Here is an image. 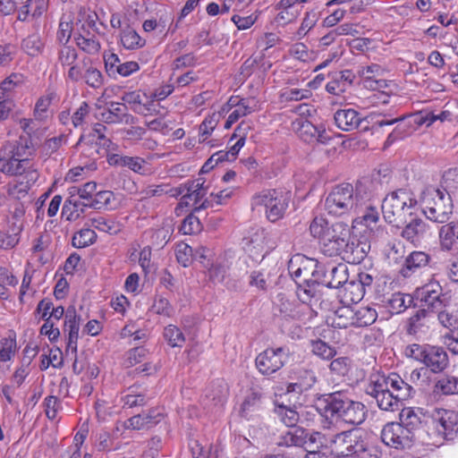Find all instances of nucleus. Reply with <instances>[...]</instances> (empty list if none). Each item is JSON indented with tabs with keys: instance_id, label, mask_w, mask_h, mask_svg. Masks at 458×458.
Instances as JSON below:
<instances>
[{
	"instance_id": "obj_1",
	"label": "nucleus",
	"mask_w": 458,
	"mask_h": 458,
	"mask_svg": "<svg viewBox=\"0 0 458 458\" xmlns=\"http://www.w3.org/2000/svg\"><path fill=\"white\" fill-rule=\"evenodd\" d=\"M366 393L376 400L380 410L394 411L400 409L403 401L412 396L414 389L398 374H377L370 377Z\"/></svg>"
},
{
	"instance_id": "obj_2",
	"label": "nucleus",
	"mask_w": 458,
	"mask_h": 458,
	"mask_svg": "<svg viewBox=\"0 0 458 458\" xmlns=\"http://www.w3.org/2000/svg\"><path fill=\"white\" fill-rule=\"evenodd\" d=\"M321 251L328 257L340 256L351 264L360 263L366 255L362 246L351 241L350 229L344 223H335L330 226L323 237Z\"/></svg>"
},
{
	"instance_id": "obj_3",
	"label": "nucleus",
	"mask_w": 458,
	"mask_h": 458,
	"mask_svg": "<svg viewBox=\"0 0 458 458\" xmlns=\"http://www.w3.org/2000/svg\"><path fill=\"white\" fill-rule=\"evenodd\" d=\"M362 191V185H358L356 189L350 183L337 185L327 197L325 209L334 216L357 211L365 204Z\"/></svg>"
},
{
	"instance_id": "obj_4",
	"label": "nucleus",
	"mask_w": 458,
	"mask_h": 458,
	"mask_svg": "<svg viewBox=\"0 0 458 458\" xmlns=\"http://www.w3.org/2000/svg\"><path fill=\"white\" fill-rule=\"evenodd\" d=\"M423 213L428 219L436 223H445L453 213V200L445 189L428 186L421 193Z\"/></svg>"
},
{
	"instance_id": "obj_5",
	"label": "nucleus",
	"mask_w": 458,
	"mask_h": 458,
	"mask_svg": "<svg viewBox=\"0 0 458 458\" xmlns=\"http://www.w3.org/2000/svg\"><path fill=\"white\" fill-rule=\"evenodd\" d=\"M416 205L410 192L399 189L388 194L382 202V213L386 223L401 228Z\"/></svg>"
},
{
	"instance_id": "obj_6",
	"label": "nucleus",
	"mask_w": 458,
	"mask_h": 458,
	"mask_svg": "<svg viewBox=\"0 0 458 458\" xmlns=\"http://www.w3.org/2000/svg\"><path fill=\"white\" fill-rule=\"evenodd\" d=\"M291 199L289 191L283 190H264L251 199V207H265L269 221L276 222L284 216Z\"/></svg>"
},
{
	"instance_id": "obj_7",
	"label": "nucleus",
	"mask_w": 458,
	"mask_h": 458,
	"mask_svg": "<svg viewBox=\"0 0 458 458\" xmlns=\"http://www.w3.org/2000/svg\"><path fill=\"white\" fill-rule=\"evenodd\" d=\"M350 402L351 399L344 393L334 392L318 398L317 410L327 419L344 421Z\"/></svg>"
},
{
	"instance_id": "obj_8",
	"label": "nucleus",
	"mask_w": 458,
	"mask_h": 458,
	"mask_svg": "<svg viewBox=\"0 0 458 458\" xmlns=\"http://www.w3.org/2000/svg\"><path fill=\"white\" fill-rule=\"evenodd\" d=\"M0 172L8 176L26 174L29 180L35 182L38 178L37 170L32 167L29 158H20L4 148L1 149Z\"/></svg>"
},
{
	"instance_id": "obj_9",
	"label": "nucleus",
	"mask_w": 458,
	"mask_h": 458,
	"mask_svg": "<svg viewBox=\"0 0 458 458\" xmlns=\"http://www.w3.org/2000/svg\"><path fill=\"white\" fill-rule=\"evenodd\" d=\"M288 354L289 352L284 347L267 348L256 357V367L262 375H272L284 367Z\"/></svg>"
},
{
	"instance_id": "obj_10",
	"label": "nucleus",
	"mask_w": 458,
	"mask_h": 458,
	"mask_svg": "<svg viewBox=\"0 0 458 458\" xmlns=\"http://www.w3.org/2000/svg\"><path fill=\"white\" fill-rule=\"evenodd\" d=\"M417 299L422 303L421 309L428 310V312L434 313L440 309L447 308L450 298L443 293L441 285L437 283H429L416 292Z\"/></svg>"
},
{
	"instance_id": "obj_11",
	"label": "nucleus",
	"mask_w": 458,
	"mask_h": 458,
	"mask_svg": "<svg viewBox=\"0 0 458 458\" xmlns=\"http://www.w3.org/2000/svg\"><path fill=\"white\" fill-rule=\"evenodd\" d=\"M434 428L443 440L453 439L458 432V412L445 409H436L432 415Z\"/></svg>"
},
{
	"instance_id": "obj_12",
	"label": "nucleus",
	"mask_w": 458,
	"mask_h": 458,
	"mask_svg": "<svg viewBox=\"0 0 458 458\" xmlns=\"http://www.w3.org/2000/svg\"><path fill=\"white\" fill-rule=\"evenodd\" d=\"M401 228V237L415 247L421 244L429 230V226L425 220L414 213L406 218V222L403 223Z\"/></svg>"
},
{
	"instance_id": "obj_13",
	"label": "nucleus",
	"mask_w": 458,
	"mask_h": 458,
	"mask_svg": "<svg viewBox=\"0 0 458 458\" xmlns=\"http://www.w3.org/2000/svg\"><path fill=\"white\" fill-rule=\"evenodd\" d=\"M315 259L297 255L291 259L289 273L301 289L309 288Z\"/></svg>"
},
{
	"instance_id": "obj_14",
	"label": "nucleus",
	"mask_w": 458,
	"mask_h": 458,
	"mask_svg": "<svg viewBox=\"0 0 458 458\" xmlns=\"http://www.w3.org/2000/svg\"><path fill=\"white\" fill-rule=\"evenodd\" d=\"M381 439L388 446L395 449L406 448L411 445L412 436L408 435L399 423H388L381 431Z\"/></svg>"
},
{
	"instance_id": "obj_15",
	"label": "nucleus",
	"mask_w": 458,
	"mask_h": 458,
	"mask_svg": "<svg viewBox=\"0 0 458 458\" xmlns=\"http://www.w3.org/2000/svg\"><path fill=\"white\" fill-rule=\"evenodd\" d=\"M361 438V436L354 431L341 432L332 440V450L338 457L352 458Z\"/></svg>"
},
{
	"instance_id": "obj_16",
	"label": "nucleus",
	"mask_w": 458,
	"mask_h": 458,
	"mask_svg": "<svg viewBox=\"0 0 458 458\" xmlns=\"http://www.w3.org/2000/svg\"><path fill=\"white\" fill-rule=\"evenodd\" d=\"M18 4L17 20L21 21H36L48 8V0H16Z\"/></svg>"
},
{
	"instance_id": "obj_17",
	"label": "nucleus",
	"mask_w": 458,
	"mask_h": 458,
	"mask_svg": "<svg viewBox=\"0 0 458 458\" xmlns=\"http://www.w3.org/2000/svg\"><path fill=\"white\" fill-rule=\"evenodd\" d=\"M81 322V316L77 315L74 306H69L65 312L64 332L68 333L67 339V353L76 354L77 342L79 338L80 325Z\"/></svg>"
},
{
	"instance_id": "obj_18",
	"label": "nucleus",
	"mask_w": 458,
	"mask_h": 458,
	"mask_svg": "<svg viewBox=\"0 0 458 458\" xmlns=\"http://www.w3.org/2000/svg\"><path fill=\"white\" fill-rule=\"evenodd\" d=\"M162 412L157 408L149 409L148 411L134 415L124 422V427L133 430L149 429L162 420Z\"/></svg>"
},
{
	"instance_id": "obj_19",
	"label": "nucleus",
	"mask_w": 458,
	"mask_h": 458,
	"mask_svg": "<svg viewBox=\"0 0 458 458\" xmlns=\"http://www.w3.org/2000/svg\"><path fill=\"white\" fill-rule=\"evenodd\" d=\"M264 393L259 388H251L245 396L240 408V415L253 420L263 409Z\"/></svg>"
},
{
	"instance_id": "obj_20",
	"label": "nucleus",
	"mask_w": 458,
	"mask_h": 458,
	"mask_svg": "<svg viewBox=\"0 0 458 458\" xmlns=\"http://www.w3.org/2000/svg\"><path fill=\"white\" fill-rule=\"evenodd\" d=\"M433 373L443 372L449 365V358L443 347L428 345L422 362Z\"/></svg>"
},
{
	"instance_id": "obj_21",
	"label": "nucleus",
	"mask_w": 458,
	"mask_h": 458,
	"mask_svg": "<svg viewBox=\"0 0 458 458\" xmlns=\"http://www.w3.org/2000/svg\"><path fill=\"white\" fill-rule=\"evenodd\" d=\"M298 124L300 125L298 128L299 136L305 142L326 144L331 139L324 128L315 126L307 120L298 122Z\"/></svg>"
},
{
	"instance_id": "obj_22",
	"label": "nucleus",
	"mask_w": 458,
	"mask_h": 458,
	"mask_svg": "<svg viewBox=\"0 0 458 458\" xmlns=\"http://www.w3.org/2000/svg\"><path fill=\"white\" fill-rule=\"evenodd\" d=\"M108 162L112 165L128 167L140 174H147L150 170L148 162L140 157H128L114 154L109 157Z\"/></svg>"
},
{
	"instance_id": "obj_23",
	"label": "nucleus",
	"mask_w": 458,
	"mask_h": 458,
	"mask_svg": "<svg viewBox=\"0 0 458 458\" xmlns=\"http://www.w3.org/2000/svg\"><path fill=\"white\" fill-rule=\"evenodd\" d=\"M107 109L101 113V120L106 123H128L133 120V116L128 114L127 106L118 102H108Z\"/></svg>"
},
{
	"instance_id": "obj_24",
	"label": "nucleus",
	"mask_w": 458,
	"mask_h": 458,
	"mask_svg": "<svg viewBox=\"0 0 458 458\" xmlns=\"http://www.w3.org/2000/svg\"><path fill=\"white\" fill-rule=\"evenodd\" d=\"M408 435L412 436L415 440L417 432L422 426L421 413L415 411L412 408H404L400 413V423Z\"/></svg>"
},
{
	"instance_id": "obj_25",
	"label": "nucleus",
	"mask_w": 458,
	"mask_h": 458,
	"mask_svg": "<svg viewBox=\"0 0 458 458\" xmlns=\"http://www.w3.org/2000/svg\"><path fill=\"white\" fill-rule=\"evenodd\" d=\"M334 119L337 127L344 131L356 129L361 122L360 114L352 108L336 111Z\"/></svg>"
},
{
	"instance_id": "obj_26",
	"label": "nucleus",
	"mask_w": 458,
	"mask_h": 458,
	"mask_svg": "<svg viewBox=\"0 0 458 458\" xmlns=\"http://www.w3.org/2000/svg\"><path fill=\"white\" fill-rule=\"evenodd\" d=\"M297 381L287 386L286 392H303L310 389L317 381L316 374L311 369H299L296 372Z\"/></svg>"
},
{
	"instance_id": "obj_27",
	"label": "nucleus",
	"mask_w": 458,
	"mask_h": 458,
	"mask_svg": "<svg viewBox=\"0 0 458 458\" xmlns=\"http://www.w3.org/2000/svg\"><path fill=\"white\" fill-rule=\"evenodd\" d=\"M274 412L278 420L289 428H295L300 420V413L296 407L288 406L278 401L275 402Z\"/></svg>"
},
{
	"instance_id": "obj_28",
	"label": "nucleus",
	"mask_w": 458,
	"mask_h": 458,
	"mask_svg": "<svg viewBox=\"0 0 458 458\" xmlns=\"http://www.w3.org/2000/svg\"><path fill=\"white\" fill-rule=\"evenodd\" d=\"M327 272L328 270L326 269L325 266L315 259L309 288H304V293L307 294L308 297H313L315 295L316 285L322 284L327 286V281L328 279Z\"/></svg>"
},
{
	"instance_id": "obj_29",
	"label": "nucleus",
	"mask_w": 458,
	"mask_h": 458,
	"mask_svg": "<svg viewBox=\"0 0 458 458\" xmlns=\"http://www.w3.org/2000/svg\"><path fill=\"white\" fill-rule=\"evenodd\" d=\"M122 100L131 106V109L139 114L147 115L156 110L152 108V104H143L141 95L139 91H130L123 95Z\"/></svg>"
},
{
	"instance_id": "obj_30",
	"label": "nucleus",
	"mask_w": 458,
	"mask_h": 458,
	"mask_svg": "<svg viewBox=\"0 0 458 458\" xmlns=\"http://www.w3.org/2000/svg\"><path fill=\"white\" fill-rule=\"evenodd\" d=\"M149 401V398L141 393H138V386H131L127 388L124 394L121 396L123 408H137L145 406Z\"/></svg>"
},
{
	"instance_id": "obj_31",
	"label": "nucleus",
	"mask_w": 458,
	"mask_h": 458,
	"mask_svg": "<svg viewBox=\"0 0 458 458\" xmlns=\"http://www.w3.org/2000/svg\"><path fill=\"white\" fill-rule=\"evenodd\" d=\"M349 407L345 411L344 422L350 425H360L366 420L368 410L366 406L360 403L351 400Z\"/></svg>"
},
{
	"instance_id": "obj_32",
	"label": "nucleus",
	"mask_w": 458,
	"mask_h": 458,
	"mask_svg": "<svg viewBox=\"0 0 458 458\" xmlns=\"http://www.w3.org/2000/svg\"><path fill=\"white\" fill-rule=\"evenodd\" d=\"M439 238L444 250H451L458 242V221H453L440 227Z\"/></svg>"
},
{
	"instance_id": "obj_33",
	"label": "nucleus",
	"mask_w": 458,
	"mask_h": 458,
	"mask_svg": "<svg viewBox=\"0 0 458 458\" xmlns=\"http://www.w3.org/2000/svg\"><path fill=\"white\" fill-rule=\"evenodd\" d=\"M21 47L25 54L35 57L43 53L45 42L38 32H34L22 39Z\"/></svg>"
},
{
	"instance_id": "obj_34",
	"label": "nucleus",
	"mask_w": 458,
	"mask_h": 458,
	"mask_svg": "<svg viewBox=\"0 0 458 458\" xmlns=\"http://www.w3.org/2000/svg\"><path fill=\"white\" fill-rule=\"evenodd\" d=\"M429 256L427 253L423 251H412L405 259V264L402 268V274L404 276H409L410 273L427 266Z\"/></svg>"
},
{
	"instance_id": "obj_35",
	"label": "nucleus",
	"mask_w": 458,
	"mask_h": 458,
	"mask_svg": "<svg viewBox=\"0 0 458 458\" xmlns=\"http://www.w3.org/2000/svg\"><path fill=\"white\" fill-rule=\"evenodd\" d=\"M327 275L328 279L327 281V286L329 288L344 287L348 281L347 267L344 264L330 266Z\"/></svg>"
},
{
	"instance_id": "obj_36",
	"label": "nucleus",
	"mask_w": 458,
	"mask_h": 458,
	"mask_svg": "<svg viewBox=\"0 0 458 458\" xmlns=\"http://www.w3.org/2000/svg\"><path fill=\"white\" fill-rule=\"evenodd\" d=\"M396 126L393 130V131L387 136L386 140L385 142V146H389L393 144L394 141L400 139H403L407 135H409L412 130V124L411 122L406 121L404 116H400L395 118Z\"/></svg>"
},
{
	"instance_id": "obj_37",
	"label": "nucleus",
	"mask_w": 458,
	"mask_h": 458,
	"mask_svg": "<svg viewBox=\"0 0 458 458\" xmlns=\"http://www.w3.org/2000/svg\"><path fill=\"white\" fill-rule=\"evenodd\" d=\"M88 225L94 229L109 234H116L122 230V225L118 222L104 216L92 217L89 220Z\"/></svg>"
},
{
	"instance_id": "obj_38",
	"label": "nucleus",
	"mask_w": 458,
	"mask_h": 458,
	"mask_svg": "<svg viewBox=\"0 0 458 458\" xmlns=\"http://www.w3.org/2000/svg\"><path fill=\"white\" fill-rule=\"evenodd\" d=\"M354 327H361L372 325L377 318V312L374 308L369 306L359 307L353 310Z\"/></svg>"
},
{
	"instance_id": "obj_39",
	"label": "nucleus",
	"mask_w": 458,
	"mask_h": 458,
	"mask_svg": "<svg viewBox=\"0 0 458 458\" xmlns=\"http://www.w3.org/2000/svg\"><path fill=\"white\" fill-rule=\"evenodd\" d=\"M308 433L301 428H293L281 437L279 445L285 446H302L307 443Z\"/></svg>"
},
{
	"instance_id": "obj_40",
	"label": "nucleus",
	"mask_w": 458,
	"mask_h": 458,
	"mask_svg": "<svg viewBox=\"0 0 458 458\" xmlns=\"http://www.w3.org/2000/svg\"><path fill=\"white\" fill-rule=\"evenodd\" d=\"M412 301L413 300L411 295L394 293L387 299L386 303L392 313L400 314L410 307Z\"/></svg>"
},
{
	"instance_id": "obj_41",
	"label": "nucleus",
	"mask_w": 458,
	"mask_h": 458,
	"mask_svg": "<svg viewBox=\"0 0 458 458\" xmlns=\"http://www.w3.org/2000/svg\"><path fill=\"white\" fill-rule=\"evenodd\" d=\"M4 149H9L12 153L20 158H27V155H31L33 144L31 138L21 136L14 143H8L4 146Z\"/></svg>"
},
{
	"instance_id": "obj_42",
	"label": "nucleus",
	"mask_w": 458,
	"mask_h": 458,
	"mask_svg": "<svg viewBox=\"0 0 458 458\" xmlns=\"http://www.w3.org/2000/svg\"><path fill=\"white\" fill-rule=\"evenodd\" d=\"M353 310L349 306L337 309L332 318V325L338 328L354 327Z\"/></svg>"
},
{
	"instance_id": "obj_43",
	"label": "nucleus",
	"mask_w": 458,
	"mask_h": 458,
	"mask_svg": "<svg viewBox=\"0 0 458 458\" xmlns=\"http://www.w3.org/2000/svg\"><path fill=\"white\" fill-rule=\"evenodd\" d=\"M122 45L126 49H136L145 45V40L131 27L127 26L123 29L120 34Z\"/></svg>"
},
{
	"instance_id": "obj_44",
	"label": "nucleus",
	"mask_w": 458,
	"mask_h": 458,
	"mask_svg": "<svg viewBox=\"0 0 458 458\" xmlns=\"http://www.w3.org/2000/svg\"><path fill=\"white\" fill-rule=\"evenodd\" d=\"M435 391L445 395L458 394V377L445 375L437 381Z\"/></svg>"
},
{
	"instance_id": "obj_45",
	"label": "nucleus",
	"mask_w": 458,
	"mask_h": 458,
	"mask_svg": "<svg viewBox=\"0 0 458 458\" xmlns=\"http://www.w3.org/2000/svg\"><path fill=\"white\" fill-rule=\"evenodd\" d=\"M429 313L426 309H420L416 311V313L411 316L407 324V333L409 335H416L420 332L422 331V328L425 327V320L429 317Z\"/></svg>"
},
{
	"instance_id": "obj_46",
	"label": "nucleus",
	"mask_w": 458,
	"mask_h": 458,
	"mask_svg": "<svg viewBox=\"0 0 458 458\" xmlns=\"http://www.w3.org/2000/svg\"><path fill=\"white\" fill-rule=\"evenodd\" d=\"M250 129V126L249 123L245 122H242L237 128L235 129V131L233 138L239 137L238 140L231 147L230 150L228 151L229 155L231 156L232 160L235 158L237 154L239 153L240 149L244 146L245 140L247 137L248 131Z\"/></svg>"
},
{
	"instance_id": "obj_47",
	"label": "nucleus",
	"mask_w": 458,
	"mask_h": 458,
	"mask_svg": "<svg viewBox=\"0 0 458 458\" xmlns=\"http://www.w3.org/2000/svg\"><path fill=\"white\" fill-rule=\"evenodd\" d=\"M97 233L91 228H82L72 240V246L78 249L88 247L96 242Z\"/></svg>"
},
{
	"instance_id": "obj_48",
	"label": "nucleus",
	"mask_w": 458,
	"mask_h": 458,
	"mask_svg": "<svg viewBox=\"0 0 458 458\" xmlns=\"http://www.w3.org/2000/svg\"><path fill=\"white\" fill-rule=\"evenodd\" d=\"M75 40L78 47L89 55L98 54L101 48L98 39L95 36H89V34L79 35L75 38Z\"/></svg>"
},
{
	"instance_id": "obj_49",
	"label": "nucleus",
	"mask_w": 458,
	"mask_h": 458,
	"mask_svg": "<svg viewBox=\"0 0 458 458\" xmlns=\"http://www.w3.org/2000/svg\"><path fill=\"white\" fill-rule=\"evenodd\" d=\"M21 231V226L6 232L0 230V250H8L13 249L20 242Z\"/></svg>"
},
{
	"instance_id": "obj_50",
	"label": "nucleus",
	"mask_w": 458,
	"mask_h": 458,
	"mask_svg": "<svg viewBox=\"0 0 458 458\" xmlns=\"http://www.w3.org/2000/svg\"><path fill=\"white\" fill-rule=\"evenodd\" d=\"M97 190V183L94 182H89L83 184L81 187H71L69 189V194H72L86 203H90L94 199V194Z\"/></svg>"
},
{
	"instance_id": "obj_51",
	"label": "nucleus",
	"mask_w": 458,
	"mask_h": 458,
	"mask_svg": "<svg viewBox=\"0 0 458 458\" xmlns=\"http://www.w3.org/2000/svg\"><path fill=\"white\" fill-rule=\"evenodd\" d=\"M310 346L313 354L323 360H331L336 354V351L334 347L320 339L311 340Z\"/></svg>"
},
{
	"instance_id": "obj_52",
	"label": "nucleus",
	"mask_w": 458,
	"mask_h": 458,
	"mask_svg": "<svg viewBox=\"0 0 458 458\" xmlns=\"http://www.w3.org/2000/svg\"><path fill=\"white\" fill-rule=\"evenodd\" d=\"M17 342L15 336L5 337L0 340V361L11 360L16 353Z\"/></svg>"
},
{
	"instance_id": "obj_53",
	"label": "nucleus",
	"mask_w": 458,
	"mask_h": 458,
	"mask_svg": "<svg viewBox=\"0 0 458 458\" xmlns=\"http://www.w3.org/2000/svg\"><path fill=\"white\" fill-rule=\"evenodd\" d=\"M227 394V385L223 381H217L212 384V389L207 396L212 399L215 405L223 406L226 401Z\"/></svg>"
},
{
	"instance_id": "obj_54",
	"label": "nucleus",
	"mask_w": 458,
	"mask_h": 458,
	"mask_svg": "<svg viewBox=\"0 0 458 458\" xmlns=\"http://www.w3.org/2000/svg\"><path fill=\"white\" fill-rule=\"evenodd\" d=\"M369 198L364 195V202L360 208L357 211H353L354 213L360 214L361 216H359L362 219V221L366 224L367 226H369L371 224H375L379 218V213L376 208L372 207L371 204L368 203Z\"/></svg>"
},
{
	"instance_id": "obj_55",
	"label": "nucleus",
	"mask_w": 458,
	"mask_h": 458,
	"mask_svg": "<svg viewBox=\"0 0 458 458\" xmlns=\"http://www.w3.org/2000/svg\"><path fill=\"white\" fill-rule=\"evenodd\" d=\"M381 452L374 445L365 442L362 438L357 445L352 458H380Z\"/></svg>"
},
{
	"instance_id": "obj_56",
	"label": "nucleus",
	"mask_w": 458,
	"mask_h": 458,
	"mask_svg": "<svg viewBox=\"0 0 458 458\" xmlns=\"http://www.w3.org/2000/svg\"><path fill=\"white\" fill-rule=\"evenodd\" d=\"M357 72L364 80V85L367 86V84L373 82L377 77L383 75L384 69L377 64H372L368 66H360Z\"/></svg>"
},
{
	"instance_id": "obj_57",
	"label": "nucleus",
	"mask_w": 458,
	"mask_h": 458,
	"mask_svg": "<svg viewBox=\"0 0 458 458\" xmlns=\"http://www.w3.org/2000/svg\"><path fill=\"white\" fill-rule=\"evenodd\" d=\"M164 337L172 347H181L185 342L182 332L174 325H168L165 327Z\"/></svg>"
},
{
	"instance_id": "obj_58",
	"label": "nucleus",
	"mask_w": 458,
	"mask_h": 458,
	"mask_svg": "<svg viewBox=\"0 0 458 458\" xmlns=\"http://www.w3.org/2000/svg\"><path fill=\"white\" fill-rule=\"evenodd\" d=\"M78 58V53L74 47L71 45L60 46L58 49V63L62 66L72 65Z\"/></svg>"
},
{
	"instance_id": "obj_59",
	"label": "nucleus",
	"mask_w": 458,
	"mask_h": 458,
	"mask_svg": "<svg viewBox=\"0 0 458 458\" xmlns=\"http://www.w3.org/2000/svg\"><path fill=\"white\" fill-rule=\"evenodd\" d=\"M318 20V13L315 10L306 12L300 28L296 32L298 38H303L317 23Z\"/></svg>"
},
{
	"instance_id": "obj_60",
	"label": "nucleus",
	"mask_w": 458,
	"mask_h": 458,
	"mask_svg": "<svg viewBox=\"0 0 458 458\" xmlns=\"http://www.w3.org/2000/svg\"><path fill=\"white\" fill-rule=\"evenodd\" d=\"M73 30V23L71 21L61 19L56 31V41L59 46L68 45Z\"/></svg>"
},
{
	"instance_id": "obj_61",
	"label": "nucleus",
	"mask_w": 458,
	"mask_h": 458,
	"mask_svg": "<svg viewBox=\"0 0 458 458\" xmlns=\"http://www.w3.org/2000/svg\"><path fill=\"white\" fill-rule=\"evenodd\" d=\"M114 199V193L110 191H95L94 199L90 203H86V206L95 209H100L108 206Z\"/></svg>"
},
{
	"instance_id": "obj_62",
	"label": "nucleus",
	"mask_w": 458,
	"mask_h": 458,
	"mask_svg": "<svg viewBox=\"0 0 458 458\" xmlns=\"http://www.w3.org/2000/svg\"><path fill=\"white\" fill-rule=\"evenodd\" d=\"M344 289L345 292V297L349 299L352 302H359L362 300L365 292L362 290V286L360 284H356V281L351 280L347 281V283L344 285Z\"/></svg>"
},
{
	"instance_id": "obj_63",
	"label": "nucleus",
	"mask_w": 458,
	"mask_h": 458,
	"mask_svg": "<svg viewBox=\"0 0 458 458\" xmlns=\"http://www.w3.org/2000/svg\"><path fill=\"white\" fill-rule=\"evenodd\" d=\"M30 358H29L28 360H23L21 365L13 372L11 377V383H13L16 387H20L30 374Z\"/></svg>"
},
{
	"instance_id": "obj_64",
	"label": "nucleus",
	"mask_w": 458,
	"mask_h": 458,
	"mask_svg": "<svg viewBox=\"0 0 458 458\" xmlns=\"http://www.w3.org/2000/svg\"><path fill=\"white\" fill-rule=\"evenodd\" d=\"M83 78L85 82L93 89L100 88L104 82L101 72L92 66L86 69Z\"/></svg>"
}]
</instances>
